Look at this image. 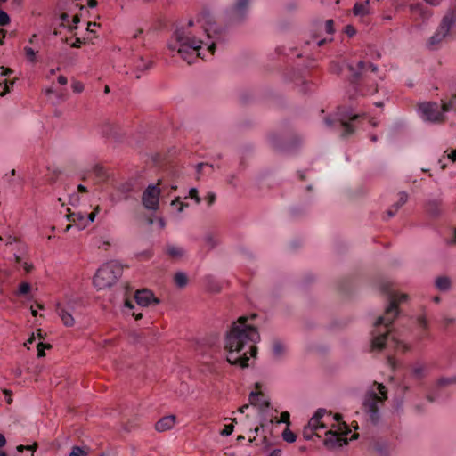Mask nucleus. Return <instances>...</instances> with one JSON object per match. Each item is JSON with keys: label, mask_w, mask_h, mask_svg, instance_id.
<instances>
[{"label": "nucleus", "mask_w": 456, "mask_h": 456, "mask_svg": "<svg viewBox=\"0 0 456 456\" xmlns=\"http://www.w3.org/2000/svg\"><path fill=\"white\" fill-rule=\"evenodd\" d=\"M256 314L240 316L237 322L232 324L230 330L225 337L224 348L227 351V361L232 365H238L242 368L248 366L250 356L255 357L257 354L256 344L260 340L257 329L248 324L249 319H255Z\"/></svg>", "instance_id": "1"}, {"label": "nucleus", "mask_w": 456, "mask_h": 456, "mask_svg": "<svg viewBox=\"0 0 456 456\" xmlns=\"http://www.w3.org/2000/svg\"><path fill=\"white\" fill-rule=\"evenodd\" d=\"M202 44L201 39L192 35L188 28L182 27L174 31L167 47L170 51L176 50L180 56L191 64L200 56V53L195 54V52L201 48Z\"/></svg>", "instance_id": "2"}, {"label": "nucleus", "mask_w": 456, "mask_h": 456, "mask_svg": "<svg viewBox=\"0 0 456 456\" xmlns=\"http://www.w3.org/2000/svg\"><path fill=\"white\" fill-rule=\"evenodd\" d=\"M348 70L351 73L350 84L353 85L357 94L367 95L378 92V85L375 81H372L370 85L367 83L369 80L368 74H377L378 66L369 61H359L356 66L349 64Z\"/></svg>", "instance_id": "3"}, {"label": "nucleus", "mask_w": 456, "mask_h": 456, "mask_svg": "<svg viewBox=\"0 0 456 456\" xmlns=\"http://www.w3.org/2000/svg\"><path fill=\"white\" fill-rule=\"evenodd\" d=\"M123 273V266L117 261H110L102 265L96 272L94 283L102 289L113 285Z\"/></svg>", "instance_id": "4"}, {"label": "nucleus", "mask_w": 456, "mask_h": 456, "mask_svg": "<svg viewBox=\"0 0 456 456\" xmlns=\"http://www.w3.org/2000/svg\"><path fill=\"white\" fill-rule=\"evenodd\" d=\"M379 403L381 404V402L375 392L370 391L366 393L362 403V409L374 425H377L380 420Z\"/></svg>", "instance_id": "5"}, {"label": "nucleus", "mask_w": 456, "mask_h": 456, "mask_svg": "<svg viewBox=\"0 0 456 456\" xmlns=\"http://www.w3.org/2000/svg\"><path fill=\"white\" fill-rule=\"evenodd\" d=\"M388 339L394 343L395 347L398 348L402 346L403 352H407L410 350V346L403 344L402 341L398 340L395 337H390L389 332H385L382 334H378L373 337L371 339V348L373 350H382L385 348Z\"/></svg>", "instance_id": "6"}, {"label": "nucleus", "mask_w": 456, "mask_h": 456, "mask_svg": "<svg viewBox=\"0 0 456 456\" xmlns=\"http://www.w3.org/2000/svg\"><path fill=\"white\" fill-rule=\"evenodd\" d=\"M160 189L157 185L151 184L143 191L142 201L147 209L156 210L159 207Z\"/></svg>", "instance_id": "7"}, {"label": "nucleus", "mask_w": 456, "mask_h": 456, "mask_svg": "<svg viewBox=\"0 0 456 456\" xmlns=\"http://www.w3.org/2000/svg\"><path fill=\"white\" fill-rule=\"evenodd\" d=\"M419 110L424 118L429 121L441 122L444 120L443 110H440L436 102H424L419 105Z\"/></svg>", "instance_id": "8"}, {"label": "nucleus", "mask_w": 456, "mask_h": 456, "mask_svg": "<svg viewBox=\"0 0 456 456\" xmlns=\"http://www.w3.org/2000/svg\"><path fill=\"white\" fill-rule=\"evenodd\" d=\"M397 314H398L397 302L395 300V298L393 297H391L390 304L385 311V315L379 316L377 319V321L375 322V326H379V325L383 324L386 327H388L390 324L393 323V322L396 318Z\"/></svg>", "instance_id": "9"}, {"label": "nucleus", "mask_w": 456, "mask_h": 456, "mask_svg": "<svg viewBox=\"0 0 456 456\" xmlns=\"http://www.w3.org/2000/svg\"><path fill=\"white\" fill-rule=\"evenodd\" d=\"M438 28L447 36L456 28V7L450 8L443 17Z\"/></svg>", "instance_id": "10"}, {"label": "nucleus", "mask_w": 456, "mask_h": 456, "mask_svg": "<svg viewBox=\"0 0 456 456\" xmlns=\"http://www.w3.org/2000/svg\"><path fill=\"white\" fill-rule=\"evenodd\" d=\"M326 438L324 439V445L330 449H335L346 445L348 441L346 438L342 437L338 431L330 429L325 432Z\"/></svg>", "instance_id": "11"}, {"label": "nucleus", "mask_w": 456, "mask_h": 456, "mask_svg": "<svg viewBox=\"0 0 456 456\" xmlns=\"http://www.w3.org/2000/svg\"><path fill=\"white\" fill-rule=\"evenodd\" d=\"M134 299L141 306H148L151 304L158 305L159 303V299L154 296L152 291L147 289L137 290L134 295Z\"/></svg>", "instance_id": "12"}, {"label": "nucleus", "mask_w": 456, "mask_h": 456, "mask_svg": "<svg viewBox=\"0 0 456 456\" xmlns=\"http://www.w3.org/2000/svg\"><path fill=\"white\" fill-rule=\"evenodd\" d=\"M73 307L70 305H56V313L61 319L62 323L66 327H73L75 325V319L72 314Z\"/></svg>", "instance_id": "13"}, {"label": "nucleus", "mask_w": 456, "mask_h": 456, "mask_svg": "<svg viewBox=\"0 0 456 456\" xmlns=\"http://www.w3.org/2000/svg\"><path fill=\"white\" fill-rule=\"evenodd\" d=\"M426 212L432 217H437L443 213V202L441 200H430L425 204Z\"/></svg>", "instance_id": "14"}, {"label": "nucleus", "mask_w": 456, "mask_h": 456, "mask_svg": "<svg viewBox=\"0 0 456 456\" xmlns=\"http://www.w3.org/2000/svg\"><path fill=\"white\" fill-rule=\"evenodd\" d=\"M175 424V416L168 415L159 419L155 424V429L158 432H165L171 429Z\"/></svg>", "instance_id": "15"}, {"label": "nucleus", "mask_w": 456, "mask_h": 456, "mask_svg": "<svg viewBox=\"0 0 456 456\" xmlns=\"http://www.w3.org/2000/svg\"><path fill=\"white\" fill-rule=\"evenodd\" d=\"M69 212L66 216L68 221L74 223L80 230L86 227L85 216L81 212H70L69 209Z\"/></svg>", "instance_id": "16"}, {"label": "nucleus", "mask_w": 456, "mask_h": 456, "mask_svg": "<svg viewBox=\"0 0 456 456\" xmlns=\"http://www.w3.org/2000/svg\"><path fill=\"white\" fill-rule=\"evenodd\" d=\"M165 252L173 259H180L184 254V250L177 246L167 244L165 248Z\"/></svg>", "instance_id": "17"}, {"label": "nucleus", "mask_w": 456, "mask_h": 456, "mask_svg": "<svg viewBox=\"0 0 456 456\" xmlns=\"http://www.w3.org/2000/svg\"><path fill=\"white\" fill-rule=\"evenodd\" d=\"M446 37L448 36L437 28L436 32L428 40V47L430 49H435Z\"/></svg>", "instance_id": "18"}, {"label": "nucleus", "mask_w": 456, "mask_h": 456, "mask_svg": "<svg viewBox=\"0 0 456 456\" xmlns=\"http://www.w3.org/2000/svg\"><path fill=\"white\" fill-rule=\"evenodd\" d=\"M436 287L441 291H447L451 289L452 281L447 276H438L435 281Z\"/></svg>", "instance_id": "19"}, {"label": "nucleus", "mask_w": 456, "mask_h": 456, "mask_svg": "<svg viewBox=\"0 0 456 456\" xmlns=\"http://www.w3.org/2000/svg\"><path fill=\"white\" fill-rule=\"evenodd\" d=\"M249 0H237L233 11L238 17H242L248 8Z\"/></svg>", "instance_id": "20"}, {"label": "nucleus", "mask_w": 456, "mask_h": 456, "mask_svg": "<svg viewBox=\"0 0 456 456\" xmlns=\"http://www.w3.org/2000/svg\"><path fill=\"white\" fill-rule=\"evenodd\" d=\"M369 1H366L365 3H356L354 6V13L355 15H361L363 16L368 13L369 12Z\"/></svg>", "instance_id": "21"}, {"label": "nucleus", "mask_w": 456, "mask_h": 456, "mask_svg": "<svg viewBox=\"0 0 456 456\" xmlns=\"http://www.w3.org/2000/svg\"><path fill=\"white\" fill-rule=\"evenodd\" d=\"M93 172L94 173L97 182H104L108 175L103 167L100 165H95L93 168Z\"/></svg>", "instance_id": "22"}, {"label": "nucleus", "mask_w": 456, "mask_h": 456, "mask_svg": "<svg viewBox=\"0 0 456 456\" xmlns=\"http://www.w3.org/2000/svg\"><path fill=\"white\" fill-rule=\"evenodd\" d=\"M38 51L34 50L32 47L25 46L24 47V53L26 60L30 63H36L38 61L37 58V53Z\"/></svg>", "instance_id": "23"}, {"label": "nucleus", "mask_w": 456, "mask_h": 456, "mask_svg": "<svg viewBox=\"0 0 456 456\" xmlns=\"http://www.w3.org/2000/svg\"><path fill=\"white\" fill-rule=\"evenodd\" d=\"M175 283L179 288H183L188 282V278L184 273L178 272L174 276Z\"/></svg>", "instance_id": "24"}, {"label": "nucleus", "mask_w": 456, "mask_h": 456, "mask_svg": "<svg viewBox=\"0 0 456 456\" xmlns=\"http://www.w3.org/2000/svg\"><path fill=\"white\" fill-rule=\"evenodd\" d=\"M334 419L338 422L339 425V431L343 433V435H348L351 430L349 429L348 426L346 422L342 421V415L339 413H336L334 415Z\"/></svg>", "instance_id": "25"}, {"label": "nucleus", "mask_w": 456, "mask_h": 456, "mask_svg": "<svg viewBox=\"0 0 456 456\" xmlns=\"http://www.w3.org/2000/svg\"><path fill=\"white\" fill-rule=\"evenodd\" d=\"M340 126L343 128V133L341 134L342 137H347L354 134V128L350 122L341 121Z\"/></svg>", "instance_id": "26"}, {"label": "nucleus", "mask_w": 456, "mask_h": 456, "mask_svg": "<svg viewBox=\"0 0 456 456\" xmlns=\"http://www.w3.org/2000/svg\"><path fill=\"white\" fill-rule=\"evenodd\" d=\"M13 80H8L6 78L4 79L3 82H0V95H5L10 91V88L13 86Z\"/></svg>", "instance_id": "27"}, {"label": "nucleus", "mask_w": 456, "mask_h": 456, "mask_svg": "<svg viewBox=\"0 0 456 456\" xmlns=\"http://www.w3.org/2000/svg\"><path fill=\"white\" fill-rule=\"evenodd\" d=\"M302 435L304 439L311 440L314 436L321 437V436L315 431L314 428H310L308 425L305 426L302 431Z\"/></svg>", "instance_id": "28"}, {"label": "nucleus", "mask_w": 456, "mask_h": 456, "mask_svg": "<svg viewBox=\"0 0 456 456\" xmlns=\"http://www.w3.org/2000/svg\"><path fill=\"white\" fill-rule=\"evenodd\" d=\"M443 111L456 110V94L452 95V99L448 102H443L442 103Z\"/></svg>", "instance_id": "29"}, {"label": "nucleus", "mask_w": 456, "mask_h": 456, "mask_svg": "<svg viewBox=\"0 0 456 456\" xmlns=\"http://www.w3.org/2000/svg\"><path fill=\"white\" fill-rule=\"evenodd\" d=\"M399 199L396 203H395L392 207L398 211V209L403 206L408 200V194L405 191H401L399 194Z\"/></svg>", "instance_id": "30"}, {"label": "nucleus", "mask_w": 456, "mask_h": 456, "mask_svg": "<svg viewBox=\"0 0 456 456\" xmlns=\"http://www.w3.org/2000/svg\"><path fill=\"white\" fill-rule=\"evenodd\" d=\"M374 384L377 385V388L379 390V393L380 394V395H379V401L381 402V404H383L384 402L387 399V389L381 383L375 382Z\"/></svg>", "instance_id": "31"}, {"label": "nucleus", "mask_w": 456, "mask_h": 456, "mask_svg": "<svg viewBox=\"0 0 456 456\" xmlns=\"http://www.w3.org/2000/svg\"><path fill=\"white\" fill-rule=\"evenodd\" d=\"M282 438L288 443H293L297 439V435L287 428L282 432Z\"/></svg>", "instance_id": "32"}, {"label": "nucleus", "mask_w": 456, "mask_h": 456, "mask_svg": "<svg viewBox=\"0 0 456 456\" xmlns=\"http://www.w3.org/2000/svg\"><path fill=\"white\" fill-rule=\"evenodd\" d=\"M87 455H88V453L85 449H83L79 446H73L69 456H87Z\"/></svg>", "instance_id": "33"}, {"label": "nucleus", "mask_w": 456, "mask_h": 456, "mask_svg": "<svg viewBox=\"0 0 456 456\" xmlns=\"http://www.w3.org/2000/svg\"><path fill=\"white\" fill-rule=\"evenodd\" d=\"M52 348V345L51 344H44L42 342H39L37 346V356L38 357H43L45 356V349H50Z\"/></svg>", "instance_id": "34"}, {"label": "nucleus", "mask_w": 456, "mask_h": 456, "mask_svg": "<svg viewBox=\"0 0 456 456\" xmlns=\"http://www.w3.org/2000/svg\"><path fill=\"white\" fill-rule=\"evenodd\" d=\"M152 67V61H149L147 62L144 61L142 58H140V62L136 64V68L139 70H148Z\"/></svg>", "instance_id": "35"}, {"label": "nucleus", "mask_w": 456, "mask_h": 456, "mask_svg": "<svg viewBox=\"0 0 456 456\" xmlns=\"http://www.w3.org/2000/svg\"><path fill=\"white\" fill-rule=\"evenodd\" d=\"M452 383H456V377H453V378H440L437 380V385L439 387H445V386L451 385Z\"/></svg>", "instance_id": "36"}, {"label": "nucleus", "mask_w": 456, "mask_h": 456, "mask_svg": "<svg viewBox=\"0 0 456 456\" xmlns=\"http://www.w3.org/2000/svg\"><path fill=\"white\" fill-rule=\"evenodd\" d=\"M284 351L283 345L280 341H275L273 345V352L276 356L282 354Z\"/></svg>", "instance_id": "37"}, {"label": "nucleus", "mask_w": 456, "mask_h": 456, "mask_svg": "<svg viewBox=\"0 0 456 456\" xmlns=\"http://www.w3.org/2000/svg\"><path fill=\"white\" fill-rule=\"evenodd\" d=\"M31 289V286L28 282H22L19 286L18 295H26Z\"/></svg>", "instance_id": "38"}, {"label": "nucleus", "mask_w": 456, "mask_h": 456, "mask_svg": "<svg viewBox=\"0 0 456 456\" xmlns=\"http://www.w3.org/2000/svg\"><path fill=\"white\" fill-rule=\"evenodd\" d=\"M135 256H136V258L139 260H142V259L148 260V259L151 258V256H153V253L151 250L148 249V250L139 252Z\"/></svg>", "instance_id": "39"}, {"label": "nucleus", "mask_w": 456, "mask_h": 456, "mask_svg": "<svg viewBox=\"0 0 456 456\" xmlns=\"http://www.w3.org/2000/svg\"><path fill=\"white\" fill-rule=\"evenodd\" d=\"M321 422V419H319L318 418H316L315 416H313L309 421H308V426L312 428H314L315 431L318 432L319 430V424Z\"/></svg>", "instance_id": "40"}, {"label": "nucleus", "mask_w": 456, "mask_h": 456, "mask_svg": "<svg viewBox=\"0 0 456 456\" xmlns=\"http://www.w3.org/2000/svg\"><path fill=\"white\" fill-rule=\"evenodd\" d=\"M10 23L9 15L3 10H0V26H6Z\"/></svg>", "instance_id": "41"}, {"label": "nucleus", "mask_w": 456, "mask_h": 456, "mask_svg": "<svg viewBox=\"0 0 456 456\" xmlns=\"http://www.w3.org/2000/svg\"><path fill=\"white\" fill-rule=\"evenodd\" d=\"M263 393L262 392H251L250 395H249V402L252 405H256L257 404V400H258V397L260 396H263Z\"/></svg>", "instance_id": "42"}, {"label": "nucleus", "mask_w": 456, "mask_h": 456, "mask_svg": "<svg viewBox=\"0 0 456 456\" xmlns=\"http://www.w3.org/2000/svg\"><path fill=\"white\" fill-rule=\"evenodd\" d=\"M324 28H325V31L328 34H330V35L334 34L335 28H334V21H333V20H327L325 21Z\"/></svg>", "instance_id": "43"}, {"label": "nucleus", "mask_w": 456, "mask_h": 456, "mask_svg": "<svg viewBox=\"0 0 456 456\" xmlns=\"http://www.w3.org/2000/svg\"><path fill=\"white\" fill-rule=\"evenodd\" d=\"M413 375L418 379H422L424 377V367L423 366H414L412 369Z\"/></svg>", "instance_id": "44"}, {"label": "nucleus", "mask_w": 456, "mask_h": 456, "mask_svg": "<svg viewBox=\"0 0 456 456\" xmlns=\"http://www.w3.org/2000/svg\"><path fill=\"white\" fill-rule=\"evenodd\" d=\"M233 429H234L233 424L225 425L224 428L222 431H220V435L223 436H228L233 432Z\"/></svg>", "instance_id": "45"}, {"label": "nucleus", "mask_w": 456, "mask_h": 456, "mask_svg": "<svg viewBox=\"0 0 456 456\" xmlns=\"http://www.w3.org/2000/svg\"><path fill=\"white\" fill-rule=\"evenodd\" d=\"M189 196L191 199L194 200L197 204L200 203L201 199L200 198L198 190L196 188H191L190 190Z\"/></svg>", "instance_id": "46"}, {"label": "nucleus", "mask_w": 456, "mask_h": 456, "mask_svg": "<svg viewBox=\"0 0 456 456\" xmlns=\"http://www.w3.org/2000/svg\"><path fill=\"white\" fill-rule=\"evenodd\" d=\"M37 448V443H34L32 445H22V444H20V445L17 446V450L20 452H22L25 450H30L32 452H35V450Z\"/></svg>", "instance_id": "47"}, {"label": "nucleus", "mask_w": 456, "mask_h": 456, "mask_svg": "<svg viewBox=\"0 0 456 456\" xmlns=\"http://www.w3.org/2000/svg\"><path fill=\"white\" fill-rule=\"evenodd\" d=\"M72 86V89L75 93H81L83 92L84 90V85L83 83L79 82V81H74L71 85Z\"/></svg>", "instance_id": "48"}, {"label": "nucleus", "mask_w": 456, "mask_h": 456, "mask_svg": "<svg viewBox=\"0 0 456 456\" xmlns=\"http://www.w3.org/2000/svg\"><path fill=\"white\" fill-rule=\"evenodd\" d=\"M172 206L179 205L178 212H182L185 207H188V204L180 202V199L177 197L172 202Z\"/></svg>", "instance_id": "49"}, {"label": "nucleus", "mask_w": 456, "mask_h": 456, "mask_svg": "<svg viewBox=\"0 0 456 456\" xmlns=\"http://www.w3.org/2000/svg\"><path fill=\"white\" fill-rule=\"evenodd\" d=\"M325 414H328V411L326 409H323V408H319L314 416H315L316 418H318L319 419H322ZM329 415H330V412H329Z\"/></svg>", "instance_id": "50"}, {"label": "nucleus", "mask_w": 456, "mask_h": 456, "mask_svg": "<svg viewBox=\"0 0 456 456\" xmlns=\"http://www.w3.org/2000/svg\"><path fill=\"white\" fill-rule=\"evenodd\" d=\"M345 33H346L348 37H353V36H354V35H355L356 30H355V28H354V26H352V25H346V26L345 27Z\"/></svg>", "instance_id": "51"}, {"label": "nucleus", "mask_w": 456, "mask_h": 456, "mask_svg": "<svg viewBox=\"0 0 456 456\" xmlns=\"http://www.w3.org/2000/svg\"><path fill=\"white\" fill-rule=\"evenodd\" d=\"M289 417H290L289 412L283 411L281 414V420L280 421L282 422V423H286L287 425H289L290 424Z\"/></svg>", "instance_id": "52"}, {"label": "nucleus", "mask_w": 456, "mask_h": 456, "mask_svg": "<svg viewBox=\"0 0 456 456\" xmlns=\"http://www.w3.org/2000/svg\"><path fill=\"white\" fill-rule=\"evenodd\" d=\"M205 200H207L208 206H211L215 203L216 201V194L214 192H208L205 198Z\"/></svg>", "instance_id": "53"}, {"label": "nucleus", "mask_w": 456, "mask_h": 456, "mask_svg": "<svg viewBox=\"0 0 456 456\" xmlns=\"http://www.w3.org/2000/svg\"><path fill=\"white\" fill-rule=\"evenodd\" d=\"M205 240L210 248H213L216 244V240H214V238L211 235L206 236Z\"/></svg>", "instance_id": "54"}, {"label": "nucleus", "mask_w": 456, "mask_h": 456, "mask_svg": "<svg viewBox=\"0 0 456 456\" xmlns=\"http://www.w3.org/2000/svg\"><path fill=\"white\" fill-rule=\"evenodd\" d=\"M4 394L5 395V401L8 404H11L12 403V391L8 390V389H4Z\"/></svg>", "instance_id": "55"}, {"label": "nucleus", "mask_w": 456, "mask_h": 456, "mask_svg": "<svg viewBox=\"0 0 456 456\" xmlns=\"http://www.w3.org/2000/svg\"><path fill=\"white\" fill-rule=\"evenodd\" d=\"M1 69H3V72H2L1 75L4 76V77H9V76H11L13 73V70L11 69L10 68L1 67Z\"/></svg>", "instance_id": "56"}, {"label": "nucleus", "mask_w": 456, "mask_h": 456, "mask_svg": "<svg viewBox=\"0 0 456 456\" xmlns=\"http://www.w3.org/2000/svg\"><path fill=\"white\" fill-rule=\"evenodd\" d=\"M95 216H96V213H95V212H91L90 214H88L87 219H86V225H87L89 223L94 222V218H95Z\"/></svg>", "instance_id": "57"}, {"label": "nucleus", "mask_w": 456, "mask_h": 456, "mask_svg": "<svg viewBox=\"0 0 456 456\" xmlns=\"http://www.w3.org/2000/svg\"><path fill=\"white\" fill-rule=\"evenodd\" d=\"M58 83H59L60 85L64 86V85H66V84L68 83V79H67V77H66L65 76H63V75H60V76L58 77Z\"/></svg>", "instance_id": "58"}, {"label": "nucleus", "mask_w": 456, "mask_h": 456, "mask_svg": "<svg viewBox=\"0 0 456 456\" xmlns=\"http://www.w3.org/2000/svg\"><path fill=\"white\" fill-rule=\"evenodd\" d=\"M80 21V18L79 16L77 14L73 17V23H74V26L72 27H69V29L70 30H73L74 28H77V24Z\"/></svg>", "instance_id": "59"}, {"label": "nucleus", "mask_w": 456, "mask_h": 456, "mask_svg": "<svg viewBox=\"0 0 456 456\" xmlns=\"http://www.w3.org/2000/svg\"><path fill=\"white\" fill-rule=\"evenodd\" d=\"M418 322H419V323L421 326H423V327H427V323H428V322H427V319H426V317H425V316H419V317L418 318Z\"/></svg>", "instance_id": "60"}, {"label": "nucleus", "mask_w": 456, "mask_h": 456, "mask_svg": "<svg viewBox=\"0 0 456 456\" xmlns=\"http://www.w3.org/2000/svg\"><path fill=\"white\" fill-rule=\"evenodd\" d=\"M82 43L83 42L81 41V39L79 37H77L76 41L71 45V47L79 48Z\"/></svg>", "instance_id": "61"}, {"label": "nucleus", "mask_w": 456, "mask_h": 456, "mask_svg": "<svg viewBox=\"0 0 456 456\" xmlns=\"http://www.w3.org/2000/svg\"><path fill=\"white\" fill-rule=\"evenodd\" d=\"M281 449H274L273 450L268 456H281Z\"/></svg>", "instance_id": "62"}, {"label": "nucleus", "mask_w": 456, "mask_h": 456, "mask_svg": "<svg viewBox=\"0 0 456 456\" xmlns=\"http://www.w3.org/2000/svg\"><path fill=\"white\" fill-rule=\"evenodd\" d=\"M396 212H397V211H395V209L393 207H391V208L387 211V216L388 217H393V216L395 215V213H396Z\"/></svg>", "instance_id": "63"}, {"label": "nucleus", "mask_w": 456, "mask_h": 456, "mask_svg": "<svg viewBox=\"0 0 456 456\" xmlns=\"http://www.w3.org/2000/svg\"><path fill=\"white\" fill-rule=\"evenodd\" d=\"M448 159H450L452 162L456 161V150L452 151L449 155Z\"/></svg>", "instance_id": "64"}]
</instances>
